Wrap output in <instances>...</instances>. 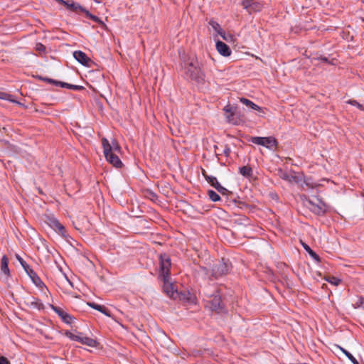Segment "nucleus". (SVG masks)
<instances>
[{"label": "nucleus", "mask_w": 364, "mask_h": 364, "mask_svg": "<svg viewBox=\"0 0 364 364\" xmlns=\"http://www.w3.org/2000/svg\"><path fill=\"white\" fill-rule=\"evenodd\" d=\"M164 282L163 289L166 294L171 298H175L176 295L178 294L176 290L174 289V286L172 283L170 282L169 279L168 278H161Z\"/></svg>", "instance_id": "1a4fd4ad"}, {"label": "nucleus", "mask_w": 364, "mask_h": 364, "mask_svg": "<svg viewBox=\"0 0 364 364\" xmlns=\"http://www.w3.org/2000/svg\"><path fill=\"white\" fill-rule=\"evenodd\" d=\"M52 309L56 314H58V316L64 322L67 323H71L72 317L68 314L65 312L61 308L52 305Z\"/></svg>", "instance_id": "ddd939ff"}, {"label": "nucleus", "mask_w": 364, "mask_h": 364, "mask_svg": "<svg viewBox=\"0 0 364 364\" xmlns=\"http://www.w3.org/2000/svg\"><path fill=\"white\" fill-rule=\"evenodd\" d=\"M31 306L41 309L43 307V304L40 302L39 299L33 298V301H31Z\"/></svg>", "instance_id": "2f4dec72"}, {"label": "nucleus", "mask_w": 364, "mask_h": 364, "mask_svg": "<svg viewBox=\"0 0 364 364\" xmlns=\"http://www.w3.org/2000/svg\"><path fill=\"white\" fill-rule=\"evenodd\" d=\"M74 58L82 65L89 66L92 60L82 51L77 50L73 53Z\"/></svg>", "instance_id": "9b49d317"}, {"label": "nucleus", "mask_w": 364, "mask_h": 364, "mask_svg": "<svg viewBox=\"0 0 364 364\" xmlns=\"http://www.w3.org/2000/svg\"><path fill=\"white\" fill-rule=\"evenodd\" d=\"M58 85H60L61 87H66L74 90H80L83 89L82 86L70 85L63 82H58Z\"/></svg>", "instance_id": "4be33fe9"}, {"label": "nucleus", "mask_w": 364, "mask_h": 364, "mask_svg": "<svg viewBox=\"0 0 364 364\" xmlns=\"http://www.w3.org/2000/svg\"><path fill=\"white\" fill-rule=\"evenodd\" d=\"M355 309L363 308L364 309V297L360 296L357 301L353 304Z\"/></svg>", "instance_id": "cd10ccee"}, {"label": "nucleus", "mask_w": 364, "mask_h": 364, "mask_svg": "<svg viewBox=\"0 0 364 364\" xmlns=\"http://www.w3.org/2000/svg\"><path fill=\"white\" fill-rule=\"evenodd\" d=\"M28 276L32 279L33 282L38 287H42L44 286L43 282L41 281L40 277L37 275V274L33 270H30L28 273Z\"/></svg>", "instance_id": "2eb2a0df"}, {"label": "nucleus", "mask_w": 364, "mask_h": 364, "mask_svg": "<svg viewBox=\"0 0 364 364\" xmlns=\"http://www.w3.org/2000/svg\"><path fill=\"white\" fill-rule=\"evenodd\" d=\"M103 152L107 161L116 168H121L123 165L119 158L111 151L110 143L106 138L102 139Z\"/></svg>", "instance_id": "f03ea898"}, {"label": "nucleus", "mask_w": 364, "mask_h": 364, "mask_svg": "<svg viewBox=\"0 0 364 364\" xmlns=\"http://www.w3.org/2000/svg\"><path fill=\"white\" fill-rule=\"evenodd\" d=\"M231 267V263L223 258L221 261L213 267L212 269L213 275L216 278L222 277L227 274L230 271Z\"/></svg>", "instance_id": "39448f33"}, {"label": "nucleus", "mask_w": 364, "mask_h": 364, "mask_svg": "<svg viewBox=\"0 0 364 364\" xmlns=\"http://www.w3.org/2000/svg\"><path fill=\"white\" fill-rule=\"evenodd\" d=\"M338 348L353 364H359L358 361L353 356L351 353L340 346H338Z\"/></svg>", "instance_id": "393cba45"}, {"label": "nucleus", "mask_w": 364, "mask_h": 364, "mask_svg": "<svg viewBox=\"0 0 364 364\" xmlns=\"http://www.w3.org/2000/svg\"><path fill=\"white\" fill-rule=\"evenodd\" d=\"M46 223L53 230L58 231L62 236L65 235V227L53 216H46Z\"/></svg>", "instance_id": "6e6552de"}, {"label": "nucleus", "mask_w": 364, "mask_h": 364, "mask_svg": "<svg viewBox=\"0 0 364 364\" xmlns=\"http://www.w3.org/2000/svg\"><path fill=\"white\" fill-rule=\"evenodd\" d=\"M318 59L321 60L323 62L329 63L328 58H326V57H321Z\"/></svg>", "instance_id": "a19ab883"}, {"label": "nucleus", "mask_w": 364, "mask_h": 364, "mask_svg": "<svg viewBox=\"0 0 364 364\" xmlns=\"http://www.w3.org/2000/svg\"><path fill=\"white\" fill-rule=\"evenodd\" d=\"M224 111L226 112V113H228L229 114L227 116V118L228 119L229 122L231 121V118L233 117L234 115V112L232 110V107L230 106V105H227L224 107Z\"/></svg>", "instance_id": "c756f323"}, {"label": "nucleus", "mask_w": 364, "mask_h": 364, "mask_svg": "<svg viewBox=\"0 0 364 364\" xmlns=\"http://www.w3.org/2000/svg\"><path fill=\"white\" fill-rule=\"evenodd\" d=\"M215 46H216V49H217L218 52L223 56L228 57L230 55V54H231L230 48H229V46L227 44H225L223 41H218L216 42Z\"/></svg>", "instance_id": "f8f14e48"}, {"label": "nucleus", "mask_w": 364, "mask_h": 364, "mask_svg": "<svg viewBox=\"0 0 364 364\" xmlns=\"http://www.w3.org/2000/svg\"><path fill=\"white\" fill-rule=\"evenodd\" d=\"M9 260L6 255H4L1 258V269L7 276L10 275V271L9 269Z\"/></svg>", "instance_id": "a211bd4d"}, {"label": "nucleus", "mask_w": 364, "mask_h": 364, "mask_svg": "<svg viewBox=\"0 0 364 364\" xmlns=\"http://www.w3.org/2000/svg\"><path fill=\"white\" fill-rule=\"evenodd\" d=\"M209 24L211 26L213 29L219 35L223 33V30L222 29L221 26L218 23L214 21H210L209 22Z\"/></svg>", "instance_id": "b1692460"}, {"label": "nucleus", "mask_w": 364, "mask_h": 364, "mask_svg": "<svg viewBox=\"0 0 364 364\" xmlns=\"http://www.w3.org/2000/svg\"><path fill=\"white\" fill-rule=\"evenodd\" d=\"M185 73L187 77L196 81H199L202 78L200 68L193 62L188 63Z\"/></svg>", "instance_id": "0eeeda50"}, {"label": "nucleus", "mask_w": 364, "mask_h": 364, "mask_svg": "<svg viewBox=\"0 0 364 364\" xmlns=\"http://www.w3.org/2000/svg\"><path fill=\"white\" fill-rule=\"evenodd\" d=\"M240 102L242 103H243L244 105L251 107L252 109L258 110V111L262 110V108L259 106L255 104L253 102H252L251 100H250L247 98H244V97L240 98Z\"/></svg>", "instance_id": "6ab92c4d"}, {"label": "nucleus", "mask_w": 364, "mask_h": 364, "mask_svg": "<svg viewBox=\"0 0 364 364\" xmlns=\"http://www.w3.org/2000/svg\"><path fill=\"white\" fill-rule=\"evenodd\" d=\"M210 307L213 310L217 311L222 309L221 298L219 295H215L210 301Z\"/></svg>", "instance_id": "dca6fc26"}, {"label": "nucleus", "mask_w": 364, "mask_h": 364, "mask_svg": "<svg viewBox=\"0 0 364 364\" xmlns=\"http://www.w3.org/2000/svg\"><path fill=\"white\" fill-rule=\"evenodd\" d=\"M220 193L223 194V195H225L227 194L229 191L225 188H224L223 186H222L219 183H217V185L215 186V188Z\"/></svg>", "instance_id": "72a5a7b5"}, {"label": "nucleus", "mask_w": 364, "mask_h": 364, "mask_svg": "<svg viewBox=\"0 0 364 364\" xmlns=\"http://www.w3.org/2000/svg\"><path fill=\"white\" fill-rule=\"evenodd\" d=\"M325 279L329 283L335 285V286H338L341 280L338 279L337 277H326Z\"/></svg>", "instance_id": "7c9ffc66"}, {"label": "nucleus", "mask_w": 364, "mask_h": 364, "mask_svg": "<svg viewBox=\"0 0 364 364\" xmlns=\"http://www.w3.org/2000/svg\"><path fill=\"white\" fill-rule=\"evenodd\" d=\"M306 206L314 214L318 215H324L329 208V206L321 199L316 197L306 201Z\"/></svg>", "instance_id": "f257e3e1"}, {"label": "nucleus", "mask_w": 364, "mask_h": 364, "mask_svg": "<svg viewBox=\"0 0 364 364\" xmlns=\"http://www.w3.org/2000/svg\"><path fill=\"white\" fill-rule=\"evenodd\" d=\"M111 147V151L114 153V151L116 152H120L121 147L119 144V143L116 140H113L112 141V144H110Z\"/></svg>", "instance_id": "c85d7f7f"}, {"label": "nucleus", "mask_w": 364, "mask_h": 364, "mask_svg": "<svg viewBox=\"0 0 364 364\" xmlns=\"http://www.w3.org/2000/svg\"><path fill=\"white\" fill-rule=\"evenodd\" d=\"M0 364H11L9 360L4 357V356H1L0 357Z\"/></svg>", "instance_id": "58836bf2"}, {"label": "nucleus", "mask_w": 364, "mask_h": 364, "mask_svg": "<svg viewBox=\"0 0 364 364\" xmlns=\"http://www.w3.org/2000/svg\"><path fill=\"white\" fill-rule=\"evenodd\" d=\"M206 181L212 186H213L214 188H215V186L217 185V183H218L219 182L218 181L217 178L214 176H206Z\"/></svg>", "instance_id": "473e14b6"}, {"label": "nucleus", "mask_w": 364, "mask_h": 364, "mask_svg": "<svg viewBox=\"0 0 364 364\" xmlns=\"http://www.w3.org/2000/svg\"><path fill=\"white\" fill-rule=\"evenodd\" d=\"M242 5L245 8H247L250 6V1L248 0H245V1H242Z\"/></svg>", "instance_id": "ea45409f"}, {"label": "nucleus", "mask_w": 364, "mask_h": 364, "mask_svg": "<svg viewBox=\"0 0 364 364\" xmlns=\"http://www.w3.org/2000/svg\"><path fill=\"white\" fill-rule=\"evenodd\" d=\"M240 173L245 177H250L252 175V169L250 166H244L240 168Z\"/></svg>", "instance_id": "412c9836"}, {"label": "nucleus", "mask_w": 364, "mask_h": 364, "mask_svg": "<svg viewBox=\"0 0 364 364\" xmlns=\"http://www.w3.org/2000/svg\"><path fill=\"white\" fill-rule=\"evenodd\" d=\"M65 336L73 341H79L90 347H96L97 346V342L95 340L87 336H82L81 333L75 335L70 331H67L65 332Z\"/></svg>", "instance_id": "423d86ee"}, {"label": "nucleus", "mask_w": 364, "mask_h": 364, "mask_svg": "<svg viewBox=\"0 0 364 364\" xmlns=\"http://www.w3.org/2000/svg\"><path fill=\"white\" fill-rule=\"evenodd\" d=\"M16 259L19 262L22 267L24 269L26 273H28L32 269L31 267L23 260V259L18 255H16Z\"/></svg>", "instance_id": "5701e85b"}, {"label": "nucleus", "mask_w": 364, "mask_h": 364, "mask_svg": "<svg viewBox=\"0 0 364 364\" xmlns=\"http://www.w3.org/2000/svg\"><path fill=\"white\" fill-rule=\"evenodd\" d=\"M208 195L212 201L216 202L220 200V196L216 193L214 191H208Z\"/></svg>", "instance_id": "bb28decb"}, {"label": "nucleus", "mask_w": 364, "mask_h": 364, "mask_svg": "<svg viewBox=\"0 0 364 364\" xmlns=\"http://www.w3.org/2000/svg\"><path fill=\"white\" fill-rule=\"evenodd\" d=\"M250 141L257 145L263 146L269 149H272L273 147H277L278 144L277 139L273 136H251Z\"/></svg>", "instance_id": "7ed1b4c3"}, {"label": "nucleus", "mask_w": 364, "mask_h": 364, "mask_svg": "<svg viewBox=\"0 0 364 364\" xmlns=\"http://www.w3.org/2000/svg\"><path fill=\"white\" fill-rule=\"evenodd\" d=\"M4 95H6V94L3 93V92H0V98L4 99Z\"/></svg>", "instance_id": "a18cd8bd"}, {"label": "nucleus", "mask_w": 364, "mask_h": 364, "mask_svg": "<svg viewBox=\"0 0 364 364\" xmlns=\"http://www.w3.org/2000/svg\"><path fill=\"white\" fill-rule=\"evenodd\" d=\"M36 50L39 52H44L46 50V47L41 43H38L36 46Z\"/></svg>", "instance_id": "e433bc0d"}, {"label": "nucleus", "mask_w": 364, "mask_h": 364, "mask_svg": "<svg viewBox=\"0 0 364 364\" xmlns=\"http://www.w3.org/2000/svg\"><path fill=\"white\" fill-rule=\"evenodd\" d=\"M87 305L91 308L100 311L101 313L105 314L106 316H109V311L104 306L99 305L94 302H88Z\"/></svg>", "instance_id": "f3484780"}, {"label": "nucleus", "mask_w": 364, "mask_h": 364, "mask_svg": "<svg viewBox=\"0 0 364 364\" xmlns=\"http://www.w3.org/2000/svg\"><path fill=\"white\" fill-rule=\"evenodd\" d=\"M302 245L304 250L309 254V255L314 259H315L318 262L321 261L320 257L314 251H313L308 245H306V243H302Z\"/></svg>", "instance_id": "aec40b11"}, {"label": "nucleus", "mask_w": 364, "mask_h": 364, "mask_svg": "<svg viewBox=\"0 0 364 364\" xmlns=\"http://www.w3.org/2000/svg\"><path fill=\"white\" fill-rule=\"evenodd\" d=\"M220 36L226 41H229L232 38V36L230 34L226 35V33L223 31L222 34Z\"/></svg>", "instance_id": "4c0bfd02"}, {"label": "nucleus", "mask_w": 364, "mask_h": 364, "mask_svg": "<svg viewBox=\"0 0 364 364\" xmlns=\"http://www.w3.org/2000/svg\"><path fill=\"white\" fill-rule=\"evenodd\" d=\"M39 78L41 80L45 81V82H48L49 83H52V84H54L55 85H58V81H56L55 80L50 79V78H48V77H40Z\"/></svg>", "instance_id": "c9c22d12"}, {"label": "nucleus", "mask_w": 364, "mask_h": 364, "mask_svg": "<svg viewBox=\"0 0 364 364\" xmlns=\"http://www.w3.org/2000/svg\"><path fill=\"white\" fill-rule=\"evenodd\" d=\"M202 174H203V176H204V178H205V179H206V176H209L207 174L206 171H205V170H203V169L202 170Z\"/></svg>", "instance_id": "c03bdc74"}, {"label": "nucleus", "mask_w": 364, "mask_h": 364, "mask_svg": "<svg viewBox=\"0 0 364 364\" xmlns=\"http://www.w3.org/2000/svg\"><path fill=\"white\" fill-rule=\"evenodd\" d=\"M64 279H65V282H66L68 284H70V286H72V283L70 282V280L68 279V277H67L65 275H64Z\"/></svg>", "instance_id": "79ce46f5"}, {"label": "nucleus", "mask_w": 364, "mask_h": 364, "mask_svg": "<svg viewBox=\"0 0 364 364\" xmlns=\"http://www.w3.org/2000/svg\"><path fill=\"white\" fill-rule=\"evenodd\" d=\"M278 174L281 178L290 183H298L299 181L296 173L294 171H283L282 169H279Z\"/></svg>", "instance_id": "9d476101"}, {"label": "nucleus", "mask_w": 364, "mask_h": 364, "mask_svg": "<svg viewBox=\"0 0 364 364\" xmlns=\"http://www.w3.org/2000/svg\"><path fill=\"white\" fill-rule=\"evenodd\" d=\"M171 259L167 254H161L159 256L160 277L168 278L170 276Z\"/></svg>", "instance_id": "20e7f679"}, {"label": "nucleus", "mask_w": 364, "mask_h": 364, "mask_svg": "<svg viewBox=\"0 0 364 364\" xmlns=\"http://www.w3.org/2000/svg\"><path fill=\"white\" fill-rule=\"evenodd\" d=\"M82 12L85 13V14L86 15V16L87 18L92 19L93 21L97 22V23H102L97 16L92 15L85 9H82Z\"/></svg>", "instance_id": "a878e982"}, {"label": "nucleus", "mask_w": 364, "mask_h": 364, "mask_svg": "<svg viewBox=\"0 0 364 364\" xmlns=\"http://www.w3.org/2000/svg\"><path fill=\"white\" fill-rule=\"evenodd\" d=\"M230 149H229V148L226 149L224 151V153H225V156H228V155H229V154H230Z\"/></svg>", "instance_id": "37998d69"}, {"label": "nucleus", "mask_w": 364, "mask_h": 364, "mask_svg": "<svg viewBox=\"0 0 364 364\" xmlns=\"http://www.w3.org/2000/svg\"><path fill=\"white\" fill-rule=\"evenodd\" d=\"M348 103L352 105H354V106H356L358 108H359L360 109H363V106L362 105H360L359 102H358L356 100H350Z\"/></svg>", "instance_id": "f704fd0d"}, {"label": "nucleus", "mask_w": 364, "mask_h": 364, "mask_svg": "<svg viewBox=\"0 0 364 364\" xmlns=\"http://www.w3.org/2000/svg\"><path fill=\"white\" fill-rule=\"evenodd\" d=\"M64 6H66L68 10L74 12H78V11L82 12V9H85V8L82 7L79 4L73 1L70 2L68 1H66V4H64Z\"/></svg>", "instance_id": "4468645a"}]
</instances>
